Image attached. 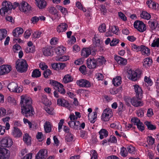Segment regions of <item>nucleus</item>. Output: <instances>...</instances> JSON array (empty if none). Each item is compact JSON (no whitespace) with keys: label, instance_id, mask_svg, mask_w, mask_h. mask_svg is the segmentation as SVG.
I'll return each mask as SVG.
<instances>
[{"label":"nucleus","instance_id":"f257e3e1","mask_svg":"<svg viewBox=\"0 0 159 159\" xmlns=\"http://www.w3.org/2000/svg\"><path fill=\"white\" fill-rule=\"evenodd\" d=\"M32 103L31 98H27L23 96H21V113L26 117L32 116L35 114Z\"/></svg>","mask_w":159,"mask_h":159},{"label":"nucleus","instance_id":"f03ea898","mask_svg":"<svg viewBox=\"0 0 159 159\" xmlns=\"http://www.w3.org/2000/svg\"><path fill=\"white\" fill-rule=\"evenodd\" d=\"M106 62V60L103 57H100L97 59L89 58L87 60V67L89 69H93L102 65Z\"/></svg>","mask_w":159,"mask_h":159},{"label":"nucleus","instance_id":"7ed1b4c3","mask_svg":"<svg viewBox=\"0 0 159 159\" xmlns=\"http://www.w3.org/2000/svg\"><path fill=\"white\" fill-rule=\"evenodd\" d=\"M16 68L18 71L22 73L25 72L27 69L28 65L26 60L18 59L16 62Z\"/></svg>","mask_w":159,"mask_h":159},{"label":"nucleus","instance_id":"20e7f679","mask_svg":"<svg viewBox=\"0 0 159 159\" xmlns=\"http://www.w3.org/2000/svg\"><path fill=\"white\" fill-rule=\"evenodd\" d=\"M3 7L0 9V14L2 15V14H5V13L8 12L9 11L10 12L13 7L11 3L9 2L5 1L2 3Z\"/></svg>","mask_w":159,"mask_h":159},{"label":"nucleus","instance_id":"39448f33","mask_svg":"<svg viewBox=\"0 0 159 159\" xmlns=\"http://www.w3.org/2000/svg\"><path fill=\"white\" fill-rule=\"evenodd\" d=\"M91 54L93 55L96 54L95 50L92 47L84 48L81 51V55L84 57L87 58Z\"/></svg>","mask_w":159,"mask_h":159},{"label":"nucleus","instance_id":"423d86ee","mask_svg":"<svg viewBox=\"0 0 159 159\" xmlns=\"http://www.w3.org/2000/svg\"><path fill=\"white\" fill-rule=\"evenodd\" d=\"M7 88L10 91L16 93H20L23 91V89L19 87L16 83L12 82L9 84Z\"/></svg>","mask_w":159,"mask_h":159},{"label":"nucleus","instance_id":"0eeeda50","mask_svg":"<svg viewBox=\"0 0 159 159\" xmlns=\"http://www.w3.org/2000/svg\"><path fill=\"white\" fill-rule=\"evenodd\" d=\"M134 26L135 28L140 32H143L146 30L145 25L142 21L139 20L135 21Z\"/></svg>","mask_w":159,"mask_h":159},{"label":"nucleus","instance_id":"6e6552de","mask_svg":"<svg viewBox=\"0 0 159 159\" xmlns=\"http://www.w3.org/2000/svg\"><path fill=\"white\" fill-rule=\"evenodd\" d=\"M1 145L3 147H10L13 144L12 139L9 137L3 138L0 142Z\"/></svg>","mask_w":159,"mask_h":159},{"label":"nucleus","instance_id":"1a4fd4ad","mask_svg":"<svg viewBox=\"0 0 159 159\" xmlns=\"http://www.w3.org/2000/svg\"><path fill=\"white\" fill-rule=\"evenodd\" d=\"M112 116L111 109L106 108L103 111L102 116V119L105 121H108Z\"/></svg>","mask_w":159,"mask_h":159},{"label":"nucleus","instance_id":"9d476101","mask_svg":"<svg viewBox=\"0 0 159 159\" xmlns=\"http://www.w3.org/2000/svg\"><path fill=\"white\" fill-rule=\"evenodd\" d=\"M10 155L9 151L5 148L0 147V159H8Z\"/></svg>","mask_w":159,"mask_h":159},{"label":"nucleus","instance_id":"9b49d317","mask_svg":"<svg viewBox=\"0 0 159 159\" xmlns=\"http://www.w3.org/2000/svg\"><path fill=\"white\" fill-rule=\"evenodd\" d=\"M143 97H140L139 98L135 97H133L131 100V104L135 107H138L142 106L143 103L140 101Z\"/></svg>","mask_w":159,"mask_h":159},{"label":"nucleus","instance_id":"f8f14e48","mask_svg":"<svg viewBox=\"0 0 159 159\" xmlns=\"http://www.w3.org/2000/svg\"><path fill=\"white\" fill-rule=\"evenodd\" d=\"M31 8V6L27 2L24 1H22L19 6L20 10L23 12L30 11Z\"/></svg>","mask_w":159,"mask_h":159},{"label":"nucleus","instance_id":"ddd939ff","mask_svg":"<svg viewBox=\"0 0 159 159\" xmlns=\"http://www.w3.org/2000/svg\"><path fill=\"white\" fill-rule=\"evenodd\" d=\"M57 104L59 106H62L70 109L71 107L70 104L68 102L63 98H58L57 100Z\"/></svg>","mask_w":159,"mask_h":159},{"label":"nucleus","instance_id":"4468645a","mask_svg":"<svg viewBox=\"0 0 159 159\" xmlns=\"http://www.w3.org/2000/svg\"><path fill=\"white\" fill-rule=\"evenodd\" d=\"M47 156V150L45 149H41L36 155L35 159H45Z\"/></svg>","mask_w":159,"mask_h":159},{"label":"nucleus","instance_id":"2eb2a0df","mask_svg":"<svg viewBox=\"0 0 159 159\" xmlns=\"http://www.w3.org/2000/svg\"><path fill=\"white\" fill-rule=\"evenodd\" d=\"M11 70V67L8 65L0 66V75L8 73Z\"/></svg>","mask_w":159,"mask_h":159},{"label":"nucleus","instance_id":"dca6fc26","mask_svg":"<svg viewBox=\"0 0 159 159\" xmlns=\"http://www.w3.org/2000/svg\"><path fill=\"white\" fill-rule=\"evenodd\" d=\"M127 73L129 79L133 81H135L137 80V72L132 70L131 69H129L128 70Z\"/></svg>","mask_w":159,"mask_h":159},{"label":"nucleus","instance_id":"f3484780","mask_svg":"<svg viewBox=\"0 0 159 159\" xmlns=\"http://www.w3.org/2000/svg\"><path fill=\"white\" fill-rule=\"evenodd\" d=\"M76 83L77 85L82 87H89L91 86L90 83L88 81L84 79L77 80Z\"/></svg>","mask_w":159,"mask_h":159},{"label":"nucleus","instance_id":"a211bd4d","mask_svg":"<svg viewBox=\"0 0 159 159\" xmlns=\"http://www.w3.org/2000/svg\"><path fill=\"white\" fill-rule=\"evenodd\" d=\"M53 49L52 47L44 48L43 51V55L46 56H51L53 54Z\"/></svg>","mask_w":159,"mask_h":159},{"label":"nucleus","instance_id":"6ab92c4d","mask_svg":"<svg viewBox=\"0 0 159 159\" xmlns=\"http://www.w3.org/2000/svg\"><path fill=\"white\" fill-rule=\"evenodd\" d=\"M24 30L21 28L17 27L13 30L12 33L13 36L16 37L18 38L24 32Z\"/></svg>","mask_w":159,"mask_h":159},{"label":"nucleus","instance_id":"aec40b11","mask_svg":"<svg viewBox=\"0 0 159 159\" xmlns=\"http://www.w3.org/2000/svg\"><path fill=\"white\" fill-rule=\"evenodd\" d=\"M68 26V25L65 23H61L57 28V31L58 33L65 32L67 30Z\"/></svg>","mask_w":159,"mask_h":159},{"label":"nucleus","instance_id":"412c9836","mask_svg":"<svg viewBox=\"0 0 159 159\" xmlns=\"http://www.w3.org/2000/svg\"><path fill=\"white\" fill-rule=\"evenodd\" d=\"M134 86L136 93V96L139 98L140 97H143V91L141 88L137 85H135Z\"/></svg>","mask_w":159,"mask_h":159},{"label":"nucleus","instance_id":"4be33fe9","mask_svg":"<svg viewBox=\"0 0 159 159\" xmlns=\"http://www.w3.org/2000/svg\"><path fill=\"white\" fill-rule=\"evenodd\" d=\"M12 131V134L15 137H19L21 136L22 133L20 129L16 127H14Z\"/></svg>","mask_w":159,"mask_h":159},{"label":"nucleus","instance_id":"5701e85b","mask_svg":"<svg viewBox=\"0 0 159 159\" xmlns=\"http://www.w3.org/2000/svg\"><path fill=\"white\" fill-rule=\"evenodd\" d=\"M114 59L119 64L125 65L127 63V60L119 56H115Z\"/></svg>","mask_w":159,"mask_h":159},{"label":"nucleus","instance_id":"b1692460","mask_svg":"<svg viewBox=\"0 0 159 159\" xmlns=\"http://www.w3.org/2000/svg\"><path fill=\"white\" fill-rule=\"evenodd\" d=\"M36 4L40 9L44 8L46 5V2L44 0H35Z\"/></svg>","mask_w":159,"mask_h":159},{"label":"nucleus","instance_id":"393cba45","mask_svg":"<svg viewBox=\"0 0 159 159\" xmlns=\"http://www.w3.org/2000/svg\"><path fill=\"white\" fill-rule=\"evenodd\" d=\"M99 134L100 139H102L104 137L106 138L108 136V132L106 129H102L99 132Z\"/></svg>","mask_w":159,"mask_h":159},{"label":"nucleus","instance_id":"a878e982","mask_svg":"<svg viewBox=\"0 0 159 159\" xmlns=\"http://www.w3.org/2000/svg\"><path fill=\"white\" fill-rule=\"evenodd\" d=\"M121 78L120 76H117L115 78H114L112 80L113 84L115 86H119L121 82Z\"/></svg>","mask_w":159,"mask_h":159},{"label":"nucleus","instance_id":"bb28decb","mask_svg":"<svg viewBox=\"0 0 159 159\" xmlns=\"http://www.w3.org/2000/svg\"><path fill=\"white\" fill-rule=\"evenodd\" d=\"M23 140L27 145H30L31 143V138L28 134H25L23 136Z\"/></svg>","mask_w":159,"mask_h":159},{"label":"nucleus","instance_id":"cd10ccee","mask_svg":"<svg viewBox=\"0 0 159 159\" xmlns=\"http://www.w3.org/2000/svg\"><path fill=\"white\" fill-rule=\"evenodd\" d=\"M146 4L149 8L155 10L157 9V5L156 3L152 0L147 1L146 2Z\"/></svg>","mask_w":159,"mask_h":159},{"label":"nucleus","instance_id":"c85d7f7f","mask_svg":"<svg viewBox=\"0 0 159 159\" xmlns=\"http://www.w3.org/2000/svg\"><path fill=\"white\" fill-rule=\"evenodd\" d=\"M54 89L61 94H64L66 93L65 90L63 88V85L61 84L58 86L54 88Z\"/></svg>","mask_w":159,"mask_h":159},{"label":"nucleus","instance_id":"c756f323","mask_svg":"<svg viewBox=\"0 0 159 159\" xmlns=\"http://www.w3.org/2000/svg\"><path fill=\"white\" fill-rule=\"evenodd\" d=\"M144 124L147 127L148 129L149 130H155L156 128V126L152 124L151 122L146 121L144 122Z\"/></svg>","mask_w":159,"mask_h":159},{"label":"nucleus","instance_id":"7c9ffc66","mask_svg":"<svg viewBox=\"0 0 159 159\" xmlns=\"http://www.w3.org/2000/svg\"><path fill=\"white\" fill-rule=\"evenodd\" d=\"M152 63V60L150 58H146L143 60V65L146 67H149Z\"/></svg>","mask_w":159,"mask_h":159},{"label":"nucleus","instance_id":"2f4dec72","mask_svg":"<svg viewBox=\"0 0 159 159\" xmlns=\"http://www.w3.org/2000/svg\"><path fill=\"white\" fill-rule=\"evenodd\" d=\"M44 128L46 133H49L51 131L50 123L46 121L44 125Z\"/></svg>","mask_w":159,"mask_h":159},{"label":"nucleus","instance_id":"473e14b6","mask_svg":"<svg viewBox=\"0 0 159 159\" xmlns=\"http://www.w3.org/2000/svg\"><path fill=\"white\" fill-rule=\"evenodd\" d=\"M73 80V78L70 75L68 74L65 75L63 79V81L65 83H67L71 82Z\"/></svg>","mask_w":159,"mask_h":159},{"label":"nucleus","instance_id":"72a5a7b5","mask_svg":"<svg viewBox=\"0 0 159 159\" xmlns=\"http://www.w3.org/2000/svg\"><path fill=\"white\" fill-rule=\"evenodd\" d=\"M140 16L145 19L149 20L151 18L150 15L145 11H143L140 14Z\"/></svg>","mask_w":159,"mask_h":159},{"label":"nucleus","instance_id":"f704fd0d","mask_svg":"<svg viewBox=\"0 0 159 159\" xmlns=\"http://www.w3.org/2000/svg\"><path fill=\"white\" fill-rule=\"evenodd\" d=\"M41 73L39 70L35 69L34 70L32 74V77L33 78H38L41 76Z\"/></svg>","mask_w":159,"mask_h":159},{"label":"nucleus","instance_id":"c9c22d12","mask_svg":"<svg viewBox=\"0 0 159 159\" xmlns=\"http://www.w3.org/2000/svg\"><path fill=\"white\" fill-rule=\"evenodd\" d=\"M131 47L132 48V50L134 51H136L138 52L139 51H141V50L142 49V47H144V45H141L140 46H138L136 44H131Z\"/></svg>","mask_w":159,"mask_h":159},{"label":"nucleus","instance_id":"e433bc0d","mask_svg":"<svg viewBox=\"0 0 159 159\" xmlns=\"http://www.w3.org/2000/svg\"><path fill=\"white\" fill-rule=\"evenodd\" d=\"M7 31L5 29L0 30V40H2L7 36Z\"/></svg>","mask_w":159,"mask_h":159},{"label":"nucleus","instance_id":"4c0bfd02","mask_svg":"<svg viewBox=\"0 0 159 159\" xmlns=\"http://www.w3.org/2000/svg\"><path fill=\"white\" fill-rule=\"evenodd\" d=\"M142 49L141 50V52L142 53V54H147V55H149L150 54V49L147 47L144 46V47H142Z\"/></svg>","mask_w":159,"mask_h":159},{"label":"nucleus","instance_id":"58836bf2","mask_svg":"<svg viewBox=\"0 0 159 159\" xmlns=\"http://www.w3.org/2000/svg\"><path fill=\"white\" fill-rule=\"evenodd\" d=\"M125 110L124 108L123 107V104L122 102H119V105L118 106V111L117 113L119 115H121L122 112Z\"/></svg>","mask_w":159,"mask_h":159},{"label":"nucleus","instance_id":"ea45409f","mask_svg":"<svg viewBox=\"0 0 159 159\" xmlns=\"http://www.w3.org/2000/svg\"><path fill=\"white\" fill-rule=\"evenodd\" d=\"M157 22L155 21H149L148 24L149 26L152 30H154L157 27Z\"/></svg>","mask_w":159,"mask_h":159},{"label":"nucleus","instance_id":"a19ab883","mask_svg":"<svg viewBox=\"0 0 159 159\" xmlns=\"http://www.w3.org/2000/svg\"><path fill=\"white\" fill-rule=\"evenodd\" d=\"M93 115L92 117L90 118L89 117V115L90 113H89V114H88V117H89V120H90V122L91 123H92L93 124L94 123L95 121L94 120L96 119L97 117V113L96 111L93 112Z\"/></svg>","mask_w":159,"mask_h":159},{"label":"nucleus","instance_id":"79ce46f5","mask_svg":"<svg viewBox=\"0 0 159 159\" xmlns=\"http://www.w3.org/2000/svg\"><path fill=\"white\" fill-rule=\"evenodd\" d=\"M56 7L58 9L60 10V11L63 14L66 15L67 13V10L66 8L59 5H57Z\"/></svg>","mask_w":159,"mask_h":159},{"label":"nucleus","instance_id":"37998d69","mask_svg":"<svg viewBox=\"0 0 159 159\" xmlns=\"http://www.w3.org/2000/svg\"><path fill=\"white\" fill-rule=\"evenodd\" d=\"M98 30L101 33L105 32L106 31V25L105 24L102 23L98 27Z\"/></svg>","mask_w":159,"mask_h":159},{"label":"nucleus","instance_id":"c03bdc74","mask_svg":"<svg viewBox=\"0 0 159 159\" xmlns=\"http://www.w3.org/2000/svg\"><path fill=\"white\" fill-rule=\"evenodd\" d=\"M120 154L121 156L124 157L127 156L128 152L126 148L123 147L121 148Z\"/></svg>","mask_w":159,"mask_h":159},{"label":"nucleus","instance_id":"a18cd8bd","mask_svg":"<svg viewBox=\"0 0 159 159\" xmlns=\"http://www.w3.org/2000/svg\"><path fill=\"white\" fill-rule=\"evenodd\" d=\"M25 51L27 53H33L35 51V47L34 46L28 47L25 49Z\"/></svg>","mask_w":159,"mask_h":159},{"label":"nucleus","instance_id":"49530a36","mask_svg":"<svg viewBox=\"0 0 159 159\" xmlns=\"http://www.w3.org/2000/svg\"><path fill=\"white\" fill-rule=\"evenodd\" d=\"M55 51L56 53L58 55H61L64 52V51L62 49V47H61L57 48L55 49Z\"/></svg>","mask_w":159,"mask_h":159},{"label":"nucleus","instance_id":"de8ad7c7","mask_svg":"<svg viewBox=\"0 0 159 159\" xmlns=\"http://www.w3.org/2000/svg\"><path fill=\"white\" fill-rule=\"evenodd\" d=\"M131 121L132 123H134V125H137L138 124L139 125L141 122H140V120L137 117H134V118H132L131 119Z\"/></svg>","mask_w":159,"mask_h":159},{"label":"nucleus","instance_id":"09e8293b","mask_svg":"<svg viewBox=\"0 0 159 159\" xmlns=\"http://www.w3.org/2000/svg\"><path fill=\"white\" fill-rule=\"evenodd\" d=\"M119 40L118 39H113L110 43V45L111 46H114L116 45L119 43Z\"/></svg>","mask_w":159,"mask_h":159},{"label":"nucleus","instance_id":"8fccbe9b","mask_svg":"<svg viewBox=\"0 0 159 159\" xmlns=\"http://www.w3.org/2000/svg\"><path fill=\"white\" fill-rule=\"evenodd\" d=\"M73 139V135L71 133L68 134L66 136V140L67 142H70Z\"/></svg>","mask_w":159,"mask_h":159},{"label":"nucleus","instance_id":"3c124183","mask_svg":"<svg viewBox=\"0 0 159 159\" xmlns=\"http://www.w3.org/2000/svg\"><path fill=\"white\" fill-rule=\"evenodd\" d=\"M128 151L130 153L134 154L135 148L132 146H128L127 148Z\"/></svg>","mask_w":159,"mask_h":159},{"label":"nucleus","instance_id":"603ef678","mask_svg":"<svg viewBox=\"0 0 159 159\" xmlns=\"http://www.w3.org/2000/svg\"><path fill=\"white\" fill-rule=\"evenodd\" d=\"M49 11L50 13L53 15L57 14V12L56 8L53 7H51L49 8Z\"/></svg>","mask_w":159,"mask_h":159},{"label":"nucleus","instance_id":"864d4df0","mask_svg":"<svg viewBox=\"0 0 159 159\" xmlns=\"http://www.w3.org/2000/svg\"><path fill=\"white\" fill-rule=\"evenodd\" d=\"M151 46L153 47H159V39L153 40L151 44Z\"/></svg>","mask_w":159,"mask_h":159},{"label":"nucleus","instance_id":"5fc2aeb1","mask_svg":"<svg viewBox=\"0 0 159 159\" xmlns=\"http://www.w3.org/2000/svg\"><path fill=\"white\" fill-rule=\"evenodd\" d=\"M51 71L49 69H47L44 71L43 75L45 78H47L49 75H50L51 74Z\"/></svg>","mask_w":159,"mask_h":159},{"label":"nucleus","instance_id":"6e6d98bb","mask_svg":"<svg viewBox=\"0 0 159 159\" xmlns=\"http://www.w3.org/2000/svg\"><path fill=\"white\" fill-rule=\"evenodd\" d=\"M42 33L40 32H36L33 34L32 36L34 38H38L41 36Z\"/></svg>","mask_w":159,"mask_h":159},{"label":"nucleus","instance_id":"4d7b16f0","mask_svg":"<svg viewBox=\"0 0 159 159\" xmlns=\"http://www.w3.org/2000/svg\"><path fill=\"white\" fill-rule=\"evenodd\" d=\"M21 47L20 45L18 44H16L14 45L13 47V49L14 52H17V51L18 50H20L21 49Z\"/></svg>","mask_w":159,"mask_h":159},{"label":"nucleus","instance_id":"13d9d810","mask_svg":"<svg viewBox=\"0 0 159 159\" xmlns=\"http://www.w3.org/2000/svg\"><path fill=\"white\" fill-rule=\"evenodd\" d=\"M69 59V57L67 56H63L60 57L57 59V60H58L59 61H66Z\"/></svg>","mask_w":159,"mask_h":159},{"label":"nucleus","instance_id":"bf43d9fd","mask_svg":"<svg viewBox=\"0 0 159 159\" xmlns=\"http://www.w3.org/2000/svg\"><path fill=\"white\" fill-rule=\"evenodd\" d=\"M118 16L123 21H126L127 20L126 17L125 15L122 12H119Z\"/></svg>","mask_w":159,"mask_h":159},{"label":"nucleus","instance_id":"052dcab7","mask_svg":"<svg viewBox=\"0 0 159 159\" xmlns=\"http://www.w3.org/2000/svg\"><path fill=\"white\" fill-rule=\"evenodd\" d=\"M100 9L102 12L103 14L105 15L107 12V9L106 7L105 6L102 5H100Z\"/></svg>","mask_w":159,"mask_h":159},{"label":"nucleus","instance_id":"680f3d73","mask_svg":"<svg viewBox=\"0 0 159 159\" xmlns=\"http://www.w3.org/2000/svg\"><path fill=\"white\" fill-rule=\"evenodd\" d=\"M32 31L29 30H27L24 34V37L25 38H28L31 35Z\"/></svg>","mask_w":159,"mask_h":159},{"label":"nucleus","instance_id":"e2e57ef3","mask_svg":"<svg viewBox=\"0 0 159 159\" xmlns=\"http://www.w3.org/2000/svg\"><path fill=\"white\" fill-rule=\"evenodd\" d=\"M108 142L111 143H116L117 142V139L116 137L114 135H111L110 138L108 140Z\"/></svg>","mask_w":159,"mask_h":159},{"label":"nucleus","instance_id":"0e129e2a","mask_svg":"<svg viewBox=\"0 0 159 159\" xmlns=\"http://www.w3.org/2000/svg\"><path fill=\"white\" fill-rule=\"evenodd\" d=\"M147 140L150 144L152 145L155 142V139L151 136L148 137Z\"/></svg>","mask_w":159,"mask_h":159},{"label":"nucleus","instance_id":"69168bd1","mask_svg":"<svg viewBox=\"0 0 159 159\" xmlns=\"http://www.w3.org/2000/svg\"><path fill=\"white\" fill-rule=\"evenodd\" d=\"M144 81L147 82L148 84L150 85H151L152 84V81L151 79L148 77L146 76L144 77Z\"/></svg>","mask_w":159,"mask_h":159},{"label":"nucleus","instance_id":"338daca9","mask_svg":"<svg viewBox=\"0 0 159 159\" xmlns=\"http://www.w3.org/2000/svg\"><path fill=\"white\" fill-rule=\"evenodd\" d=\"M86 68V67L84 65H83L80 67L79 70L80 72L83 74L85 73Z\"/></svg>","mask_w":159,"mask_h":159},{"label":"nucleus","instance_id":"774afa93","mask_svg":"<svg viewBox=\"0 0 159 159\" xmlns=\"http://www.w3.org/2000/svg\"><path fill=\"white\" fill-rule=\"evenodd\" d=\"M137 128L141 131H143L144 129V125L142 122H141L140 124L137 125Z\"/></svg>","mask_w":159,"mask_h":159}]
</instances>
